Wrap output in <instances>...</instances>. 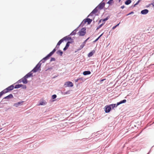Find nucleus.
I'll list each match as a JSON object with an SVG mask.
<instances>
[{
	"label": "nucleus",
	"instance_id": "nucleus-1",
	"mask_svg": "<svg viewBox=\"0 0 154 154\" xmlns=\"http://www.w3.org/2000/svg\"><path fill=\"white\" fill-rule=\"evenodd\" d=\"M32 72L31 71L23 77L24 78L23 81L26 82L27 83L28 82V81L27 80V79L29 78L33 77Z\"/></svg>",
	"mask_w": 154,
	"mask_h": 154
},
{
	"label": "nucleus",
	"instance_id": "nucleus-2",
	"mask_svg": "<svg viewBox=\"0 0 154 154\" xmlns=\"http://www.w3.org/2000/svg\"><path fill=\"white\" fill-rule=\"evenodd\" d=\"M41 64L38 63L34 68L31 70V72H32L34 73L36 72L39 70H41Z\"/></svg>",
	"mask_w": 154,
	"mask_h": 154
},
{
	"label": "nucleus",
	"instance_id": "nucleus-3",
	"mask_svg": "<svg viewBox=\"0 0 154 154\" xmlns=\"http://www.w3.org/2000/svg\"><path fill=\"white\" fill-rule=\"evenodd\" d=\"M86 28L85 27H83L79 31V35L82 36H84L86 33Z\"/></svg>",
	"mask_w": 154,
	"mask_h": 154
},
{
	"label": "nucleus",
	"instance_id": "nucleus-4",
	"mask_svg": "<svg viewBox=\"0 0 154 154\" xmlns=\"http://www.w3.org/2000/svg\"><path fill=\"white\" fill-rule=\"evenodd\" d=\"M104 110L106 113H108L111 110V108L110 107L109 105L105 106L104 108Z\"/></svg>",
	"mask_w": 154,
	"mask_h": 154
},
{
	"label": "nucleus",
	"instance_id": "nucleus-5",
	"mask_svg": "<svg viewBox=\"0 0 154 154\" xmlns=\"http://www.w3.org/2000/svg\"><path fill=\"white\" fill-rule=\"evenodd\" d=\"M103 0L97 7L100 10H102L104 7L105 3L104 2H103Z\"/></svg>",
	"mask_w": 154,
	"mask_h": 154
},
{
	"label": "nucleus",
	"instance_id": "nucleus-6",
	"mask_svg": "<svg viewBox=\"0 0 154 154\" xmlns=\"http://www.w3.org/2000/svg\"><path fill=\"white\" fill-rule=\"evenodd\" d=\"M73 86V83L70 81H68L65 82L64 85V87H72Z\"/></svg>",
	"mask_w": 154,
	"mask_h": 154
},
{
	"label": "nucleus",
	"instance_id": "nucleus-7",
	"mask_svg": "<svg viewBox=\"0 0 154 154\" xmlns=\"http://www.w3.org/2000/svg\"><path fill=\"white\" fill-rule=\"evenodd\" d=\"M13 96L12 94H10L8 95L7 96H6L4 97L2 101H5L4 100V99H7V100H9L11 98H13Z\"/></svg>",
	"mask_w": 154,
	"mask_h": 154
},
{
	"label": "nucleus",
	"instance_id": "nucleus-8",
	"mask_svg": "<svg viewBox=\"0 0 154 154\" xmlns=\"http://www.w3.org/2000/svg\"><path fill=\"white\" fill-rule=\"evenodd\" d=\"M23 102H24V101H20V102H18L17 103H15L14 104L13 106H15L16 107H17L20 106L22 105V103Z\"/></svg>",
	"mask_w": 154,
	"mask_h": 154
},
{
	"label": "nucleus",
	"instance_id": "nucleus-9",
	"mask_svg": "<svg viewBox=\"0 0 154 154\" xmlns=\"http://www.w3.org/2000/svg\"><path fill=\"white\" fill-rule=\"evenodd\" d=\"M14 88V85H11L8 87L7 88H6L8 91V92H9L10 91L13 90Z\"/></svg>",
	"mask_w": 154,
	"mask_h": 154
},
{
	"label": "nucleus",
	"instance_id": "nucleus-10",
	"mask_svg": "<svg viewBox=\"0 0 154 154\" xmlns=\"http://www.w3.org/2000/svg\"><path fill=\"white\" fill-rule=\"evenodd\" d=\"M149 12V10L147 9H145L141 11L140 13L142 14H146Z\"/></svg>",
	"mask_w": 154,
	"mask_h": 154
},
{
	"label": "nucleus",
	"instance_id": "nucleus-11",
	"mask_svg": "<svg viewBox=\"0 0 154 154\" xmlns=\"http://www.w3.org/2000/svg\"><path fill=\"white\" fill-rule=\"evenodd\" d=\"M109 106H110V107L111 108V109H113L115 107H116L119 105L118 104V103H117L116 104H111L109 105Z\"/></svg>",
	"mask_w": 154,
	"mask_h": 154
},
{
	"label": "nucleus",
	"instance_id": "nucleus-12",
	"mask_svg": "<svg viewBox=\"0 0 154 154\" xmlns=\"http://www.w3.org/2000/svg\"><path fill=\"white\" fill-rule=\"evenodd\" d=\"M69 44H70L69 43V42H68L66 44V45L64 47V48H63V51H66V50L68 49V48L69 46Z\"/></svg>",
	"mask_w": 154,
	"mask_h": 154
},
{
	"label": "nucleus",
	"instance_id": "nucleus-13",
	"mask_svg": "<svg viewBox=\"0 0 154 154\" xmlns=\"http://www.w3.org/2000/svg\"><path fill=\"white\" fill-rule=\"evenodd\" d=\"M69 44H70L69 43V42H68L66 44V45L64 47V48H63V51H66V50L68 49V48L69 46Z\"/></svg>",
	"mask_w": 154,
	"mask_h": 154
},
{
	"label": "nucleus",
	"instance_id": "nucleus-14",
	"mask_svg": "<svg viewBox=\"0 0 154 154\" xmlns=\"http://www.w3.org/2000/svg\"><path fill=\"white\" fill-rule=\"evenodd\" d=\"M69 44H70L69 43V42H68L66 44V45L64 47V48H63V51H66V50L68 49V48L69 46Z\"/></svg>",
	"mask_w": 154,
	"mask_h": 154
},
{
	"label": "nucleus",
	"instance_id": "nucleus-15",
	"mask_svg": "<svg viewBox=\"0 0 154 154\" xmlns=\"http://www.w3.org/2000/svg\"><path fill=\"white\" fill-rule=\"evenodd\" d=\"M23 80H24V78L23 77L22 79L18 80L17 82L16 83L19 84L21 83V82H22L24 84H27L26 82L23 81Z\"/></svg>",
	"mask_w": 154,
	"mask_h": 154
},
{
	"label": "nucleus",
	"instance_id": "nucleus-16",
	"mask_svg": "<svg viewBox=\"0 0 154 154\" xmlns=\"http://www.w3.org/2000/svg\"><path fill=\"white\" fill-rule=\"evenodd\" d=\"M83 74L84 75H90L91 74V72L90 71H86L83 72Z\"/></svg>",
	"mask_w": 154,
	"mask_h": 154
},
{
	"label": "nucleus",
	"instance_id": "nucleus-17",
	"mask_svg": "<svg viewBox=\"0 0 154 154\" xmlns=\"http://www.w3.org/2000/svg\"><path fill=\"white\" fill-rule=\"evenodd\" d=\"M63 38L65 41H66V40H72V39L71 37H69L68 36H66L64 37Z\"/></svg>",
	"mask_w": 154,
	"mask_h": 154
},
{
	"label": "nucleus",
	"instance_id": "nucleus-18",
	"mask_svg": "<svg viewBox=\"0 0 154 154\" xmlns=\"http://www.w3.org/2000/svg\"><path fill=\"white\" fill-rule=\"evenodd\" d=\"M56 53L60 56H62L63 54V52L61 50H59L56 52Z\"/></svg>",
	"mask_w": 154,
	"mask_h": 154
},
{
	"label": "nucleus",
	"instance_id": "nucleus-19",
	"mask_svg": "<svg viewBox=\"0 0 154 154\" xmlns=\"http://www.w3.org/2000/svg\"><path fill=\"white\" fill-rule=\"evenodd\" d=\"M51 57L49 54H48L46 56L44 57L42 59L43 60L46 61L48 59L49 57Z\"/></svg>",
	"mask_w": 154,
	"mask_h": 154
},
{
	"label": "nucleus",
	"instance_id": "nucleus-20",
	"mask_svg": "<svg viewBox=\"0 0 154 154\" xmlns=\"http://www.w3.org/2000/svg\"><path fill=\"white\" fill-rule=\"evenodd\" d=\"M95 52V51L93 50L91 52L89 53L88 54V56L89 57H90L93 55V54Z\"/></svg>",
	"mask_w": 154,
	"mask_h": 154
},
{
	"label": "nucleus",
	"instance_id": "nucleus-21",
	"mask_svg": "<svg viewBox=\"0 0 154 154\" xmlns=\"http://www.w3.org/2000/svg\"><path fill=\"white\" fill-rule=\"evenodd\" d=\"M126 101L127 100H126L124 99L123 100L120 101L119 102H117L118 104L119 105L121 104L125 103L126 102Z\"/></svg>",
	"mask_w": 154,
	"mask_h": 154
},
{
	"label": "nucleus",
	"instance_id": "nucleus-22",
	"mask_svg": "<svg viewBox=\"0 0 154 154\" xmlns=\"http://www.w3.org/2000/svg\"><path fill=\"white\" fill-rule=\"evenodd\" d=\"M64 40V39L63 38H62L57 43V46H59L63 42Z\"/></svg>",
	"mask_w": 154,
	"mask_h": 154
},
{
	"label": "nucleus",
	"instance_id": "nucleus-23",
	"mask_svg": "<svg viewBox=\"0 0 154 154\" xmlns=\"http://www.w3.org/2000/svg\"><path fill=\"white\" fill-rule=\"evenodd\" d=\"M99 9L98 8L96 7L92 11V13H93L94 14H95L97 13V11L98 9Z\"/></svg>",
	"mask_w": 154,
	"mask_h": 154
},
{
	"label": "nucleus",
	"instance_id": "nucleus-24",
	"mask_svg": "<svg viewBox=\"0 0 154 154\" xmlns=\"http://www.w3.org/2000/svg\"><path fill=\"white\" fill-rule=\"evenodd\" d=\"M56 48H54L53 49V50L51 51V52L49 54V55L51 56L54 53V52L56 51L57 49H56Z\"/></svg>",
	"mask_w": 154,
	"mask_h": 154
},
{
	"label": "nucleus",
	"instance_id": "nucleus-25",
	"mask_svg": "<svg viewBox=\"0 0 154 154\" xmlns=\"http://www.w3.org/2000/svg\"><path fill=\"white\" fill-rule=\"evenodd\" d=\"M110 17V16L109 15L107 16L106 18L103 19H102V21L103 23H104L105 21L108 20Z\"/></svg>",
	"mask_w": 154,
	"mask_h": 154
},
{
	"label": "nucleus",
	"instance_id": "nucleus-26",
	"mask_svg": "<svg viewBox=\"0 0 154 154\" xmlns=\"http://www.w3.org/2000/svg\"><path fill=\"white\" fill-rule=\"evenodd\" d=\"M78 79L79 81L81 83L84 82L86 80L85 79V78H83L82 77H80Z\"/></svg>",
	"mask_w": 154,
	"mask_h": 154
},
{
	"label": "nucleus",
	"instance_id": "nucleus-27",
	"mask_svg": "<svg viewBox=\"0 0 154 154\" xmlns=\"http://www.w3.org/2000/svg\"><path fill=\"white\" fill-rule=\"evenodd\" d=\"M47 103L44 101H40L38 105H44L46 104Z\"/></svg>",
	"mask_w": 154,
	"mask_h": 154
},
{
	"label": "nucleus",
	"instance_id": "nucleus-28",
	"mask_svg": "<svg viewBox=\"0 0 154 154\" xmlns=\"http://www.w3.org/2000/svg\"><path fill=\"white\" fill-rule=\"evenodd\" d=\"M88 17H87V20L88 21H87V22L88 23V24L89 25V24H90L91 23V22H92V19H90L89 18H88Z\"/></svg>",
	"mask_w": 154,
	"mask_h": 154
},
{
	"label": "nucleus",
	"instance_id": "nucleus-29",
	"mask_svg": "<svg viewBox=\"0 0 154 154\" xmlns=\"http://www.w3.org/2000/svg\"><path fill=\"white\" fill-rule=\"evenodd\" d=\"M114 2L113 0H109V1L107 2V4L111 5L114 3Z\"/></svg>",
	"mask_w": 154,
	"mask_h": 154
},
{
	"label": "nucleus",
	"instance_id": "nucleus-30",
	"mask_svg": "<svg viewBox=\"0 0 154 154\" xmlns=\"http://www.w3.org/2000/svg\"><path fill=\"white\" fill-rule=\"evenodd\" d=\"M103 32L97 38H96L94 41H93V43H95L102 36L103 34Z\"/></svg>",
	"mask_w": 154,
	"mask_h": 154
},
{
	"label": "nucleus",
	"instance_id": "nucleus-31",
	"mask_svg": "<svg viewBox=\"0 0 154 154\" xmlns=\"http://www.w3.org/2000/svg\"><path fill=\"white\" fill-rule=\"evenodd\" d=\"M21 84H18L17 85H16L14 87V88L15 89H18L21 87Z\"/></svg>",
	"mask_w": 154,
	"mask_h": 154
},
{
	"label": "nucleus",
	"instance_id": "nucleus-32",
	"mask_svg": "<svg viewBox=\"0 0 154 154\" xmlns=\"http://www.w3.org/2000/svg\"><path fill=\"white\" fill-rule=\"evenodd\" d=\"M131 2V0H127L125 2V4L126 5H128L130 4Z\"/></svg>",
	"mask_w": 154,
	"mask_h": 154
},
{
	"label": "nucleus",
	"instance_id": "nucleus-33",
	"mask_svg": "<svg viewBox=\"0 0 154 154\" xmlns=\"http://www.w3.org/2000/svg\"><path fill=\"white\" fill-rule=\"evenodd\" d=\"M1 92L2 93V94L3 95L4 94H5L6 93L8 92V91L7 89V88H5V89H4L3 91H1Z\"/></svg>",
	"mask_w": 154,
	"mask_h": 154
},
{
	"label": "nucleus",
	"instance_id": "nucleus-34",
	"mask_svg": "<svg viewBox=\"0 0 154 154\" xmlns=\"http://www.w3.org/2000/svg\"><path fill=\"white\" fill-rule=\"evenodd\" d=\"M85 45L84 44L82 43V44L80 46V48L77 49V51H79L81 50L83 48Z\"/></svg>",
	"mask_w": 154,
	"mask_h": 154
},
{
	"label": "nucleus",
	"instance_id": "nucleus-35",
	"mask_svg": "<svg viewBox=\"0 0 154 154\" xmlns=\"http://www.w3.org/2000/svg\"><path fill=\"white\" fill-rule=\"evenodd\" d=\"M104 24V23H102V24H100L99 26H98L96 29V30H97L99 29Z\"/></svg>",
	"mask_w": 154,
	"mask_h": 154
},
{
	"label": "nucleus",
	"instance_id": "nucleus-36",
	"mask_svg": "<svg viewBox=\"0 0 154 154\" xmlns=\"http://www.w3.org/2000/svg\"><path fill=\"white\" fill-rule=\"evenodd\" d=\"M76 34V32L74 30H73L71 33L69 35H75Z\"/></svg>",
	"mask_w": 154,
	"mask_h": 154
},
{
	"label": "nucleus",
	"instance_id": "nucleus-37",
	"mask_svg": "<svg viewBox=\"0 0 154 154\" xmlns=\"http://www.w3.org/2000/svg\"><path fill=\"white\" fill-rule=\"evenodd\" d=\"M21 85L22 86H21V87H22V89H26V85H23L21 84Z\"/></svg>",
	"mask_w": 154,
	"mask_h": 154
},
{
	"label": "nucleus",
	"instance_id": "nucleus-38",
	"mask_svg": "<svg viewBox=\"0 0 154 154\" xmlns=\"http://www.w3.org/2000/svg\"><path fill=\"white\" fill-rule=\"evenodd\" d=\"M70 91L69 90V91H68L65 92H64L63 94H70Z\"/></svg>",
	"mask_w": 154,
	"mask_h": 154
},
{
	"label": "nucleus",
	"instance_id": "nucleus-39",
	"mask_svg": "<svg viewBox=\"0 0 154 154\" xmlns=\"http://www.w3.org/2000/svg\"><path fill=\"white\" fill-rule=\"evenodd\" d=\"M57 97V95L56 94H54L52 95V98L53 99H54L56 98Z\"/></svg>",
	"mask_w": 154,
	"mask_h": 154
},
{
	"label": "nucleus",
	"instance_id": "nucleus-40",
	"mask_svg": "<svg viewBox=\"0 0 154 154\" xmlns=\"http://www.w3.org/2000/svg\"><path fill=\"white\" fill-rule=\"evenodd\" d=\"M90 38V37L88 38L87 39H86L83 43H82L84 44L85 45L87 41Z\"/></svg>",
	"mask_w": 154,
	"mask_h": 154
},
{
	"label": "nucleus",
	"instance_id": "nucleus-41",
	"mask_svg": "<svg viewBox=\"0 0 154 154\" xmlns=\"http://www.w3.org/2000/svg\"><path fill=\"white\" fill-rule=\"evenodd\" d=\"M55 60H56V59L55 58L52 57L51 58V59L50 60V61L51 62L52 61H54Z\"/></svg>",
	"mask_w": 154,
	"mask_h": 154
},
{
	"label": "nucleus",
	"instance_id": "nucleus-42",
	"mask_svg": "<svg viewBox=\"0 0 154 154\" xmlns=\"http://www.w3.org/2000/svg\"><path fill=\"white\" fill-rule=\"evenodd\" d=\"M69 44L72 43L74 42V40L73 39H72V40H70V41H68Z\"/></svg>",
	"mask_w": 154,
	"mask_h": 154
},
{
	"label": "nucleus",
	"instance_id": "nucleus-43",
	"mask_svg": "<svg viewBox=\"0 0 154 154\" xmlns=\"http://www.w3.org/2000/svg\"><path fill=\"white\" fill-rule=\"evenodd\" d=\"M45 61L44 60H43V59H42L38 63H41V64L42 63H45Z\"/></svg>",
	"mask_w": 154,
	"mask_h": 154
},
{
	"label": "nucleus",
	"instance_id": "nucleus-44",
	"mask_svg": "<svg viewBox=\"0 0 154 154\" xmlns=\"http://www.w3.org/2000/svg\"><path fill=\"white\" fill-rule=\"evenodd\" d=\"M85 23H83V21H82L81 24H80V25L79 26V27L80 26H83L84 25Z\"/></svg>",
	"mask_w": 154,
	"mask_h": 154
},
{
	"label": "nucleus",
	"instance_id": "nucleus-45",
	"mask_svg": "<svg viewBox=\"0 0 154 154\" xmlns=\"http://www.w3.org/2000/svg\"><path fill=\"white\" fill-rule=\"evenodd\" d=\"M83 23L85 24L87 22V18L85 19H84L83 20Z\"/></svg>",
	"mask_w": 154,
	"mask_h": 154
},
{
	"label": "nucleus",
	"instance_id": "nucleus-46",
	"mask_svg": "<svg viewBox=\"0 0 154 154\" xmlns=\"http://www.w3.org/2000/svg\"><path fill=\"white\" fill-rule=\"evenodd\" d=\"M134 12H133V11H131L130 13H128V14H127L126 15V16H128V15H130V14H134Z\"/></svg>",
	"mask_w": 154,
	"mask_h": 154
},
{
	"label": "nucleus",
	"instance_id": "nucleus-47",
	"mask_svg": "<svg viewBox=\"0 0 154 154\" xmlns=\"http://www.w3.org/2000/svg\"><path fill=\"white\" fill-rule=\"evenodd\" d=\"M53 69V68L52 67H50L48 68L46 70V71H47L49 70H52Z\"/></svg>",
	"mask_w": 154,
	"mask_h": 154
},
{
	"label": "nucleus",
	"instance_id": "nucleus-48",
	"mask_svg": "<svg viewBox=\"0 0 154 154\" xmlns=\"http://www.w3.org/2000/svg\"><path fill=\"white\" fill-rule=\"evenodd\" d=\"M93 13H92V12L89 14L88 16L87 17H88L90 16H92Z\"/></svg>",
	"mask_w": 154,
	"mask_h": 154
},
{
	"label": "nucleus",
	"instance_id": "nucleus-49",
	"mask_svg": "<svg viewBox=\"0 0 154 154\" xmlns=\"http://www.w3.org/2000/svg\"><path fill=\"white\" fill-rule=\"evenodd\" d=\"M141 1V0H139L135 4L137 5Z\"/></svg>",
	"mask_w": 154,
	"mask_h": 154
},
{
	"label": "nucleus",
	"instance_id": "nucleus-50",
	"mask_svg": "<svg viewBox=\"0 0 154 154\" xmlns=\"http://www.w3.org/2000/svg\"><path fill=\"white\" fill-rule=\"evenodd\" d=\"M79 27L78 26L77 28H76V29L74 30L76 32L78 30V29L79 28Z\"/></svg>",
	"mask_w": 154,
	"mask_h": 154
},
{
	"label": "nucleus",
	"instance_id": "nucleus-51",
	"mask_svg": "<svg viewBox=\"0 0 154 154\" xmlns=\"http://www.w3.org/2000/svg\"><path fill=\"white\" fill-rule=\"evenodd\" d=\"M75 82H78V81H79V79L78 78L76 79H75Z\"/></svg>",
	"mask_w": 154,
	"mask_h": 154
},
{
	"label": "nucleus",
	"instance_id": "nucleus-52",
	"mask_svg": "<svg viewBox=\"0 0 154 154\" xmlns=\"http://www.w3.org/2000/svg\"><path fill=\"white\" fill-rule=\"evenodd\" d=\"M106 79H101V80H100V82H102L103 81H104V80H106Z\"/></svg>",
	"mask_w": 154,
	"mask_h": 154
},
{
	"label": "nucleus",
	"instance_id": "nucleus-53",
	"mask_svg": "<svg viewBox=\"0 0 154 154\" xmlns=\"http://www.w3.org/2000/svg\"><path fill=\"white\" fill-rule=\"evenodd\" d=\"M136 5V4H134V5H132V6H131V7H132V8L134 7H135V6H136V5Z\"/></svg>",
	"mask_w": 154,
	"mask_h": 154
},
{
	"label": "nucleus",
	"instance_id": "nucleus-54",
	"mask_svg": "<svg viewBox=\"0 0 154 154\" xmlns=\"http://www.w3.org/2000/svg\"><path fill=\"white\" fill-rule=\"evenodd\" d=\"M125 6L124 5H122V6L121 7V8L122 9H123L124 8H125Z\"/></svg>",
	"mask_w": 154,
	"mask_h": 154
},
{
	"label": "nucleus",
	"instance_id": "nucleus-55",
	"mask_svg": "<svg viewBox=\"0 0 154 154\" xmlns=\"http://www.w3.org/2000/svg\"><path fill=\"white\" fill-rule=\"evenodd\" d=\"M116 27V26H114L113 27H112V29H114Z\"/></svg>",
	"mask_w": 154,
	"mask_h": 154
},
{
	"label": "nucleus",
	"instance_id": "nucleus-56",
	"mask_svg": "<svg viewBox=\"0 0 154 154\" xmlns=\"http://www.w3.org/2000/svg\"><path fill=\"white\" fill-rule=\"evenodd\" d=\"M151 4L152 5L153 7L154 8V2H153L152 3H151Z\"/></svg>",
	"mask_w": 154,
	"mask_h": 154
},
{
	"label": "nucleus",
	"instance_id": "nucleus-57",
	"mask_svg": "<svg viewBox=\"0 0 154 154\" xmlns=\"http://www.w3.org/2000/svg\"><path fill=\"white\" fill-rule=\"evenodd\" d=\"M120 23H118V24H117L116 25H115V26H116V27H117L119 25Z\"/></svg>",
	"mask_w": 154,
	"mask_h": 154
},
{
	"label": "nucleus",
	"instance_id": "nucleus-58",
	"mask_svg": "<svg viewBox=\"0 0 154 154\" xmlns=\"http://www.w3.org/2000/svg\"><path fill=\"white\" fill-rule=\"evenodd\" d=\"M101 21H102V19H101L100 20H99V22H98V24L100 23H101Z\"/></svg>",
	"mask_w": 154,
	"mask_h": 154
},
{
	"label": "nucleus",
	"instance_id": "nucleus-59",
	"mask_svg": "<svg viewBox=\"0 0 154 154\" xmlns=\"http://www.w3.org/2000/svg\"><path fill=\"white\" fill-rule=\"evenodd\" d=\"M55 48H59V46H57V45H56V47Z\"/></svg>",
	"mask_w": 154,
	"mask_h": 154
},
{
	"label": "nucleus",
	"instance_id": "nucleus-60",
	"mask_svg": "<svg viewBox=\"0 0 154 154\" xmlns=\"http://www.w3.org/2000/svg\"><path fill=\"white\" fill-rule=\"evenodd\" d=\"M151 151V149L150 150V151H149V152L147 154H149L150 152Z\"/></svg>",
	"mask_w": 154,
	"mask_h": 154
},
{
	"label": "nucleus",
	"instance_id": "nucleus-61",
	"mask_svg": "<svg viewBox=\"0 0 154 154\" xmlns=\"http://www.w3.org/2000/svg\"><path fill=\"white\" fill-rule=\"evenodd\" d=\"M151 4H149V5L147 6V7H149V6L151 5Z\"/></svg>",
	"mask_w": 154,
	"mask_h": 154
},
{
	"label": "nucleus",
	"instance_id": "nucleus-62",
	"mask_svg": "<svg viewBox=\"0 0 154 154\" xmlns=\"http://www.w3.org/2000/svg\"><path fill=\"white\" fill-rule=\"evenodd\" d=\"M57 76H55L54 77H53V78H55L56 77H57Z\"/></svg>",
	"mask_w": 154,
	"mask_h": 154
},
{
	"label": "nucleus",
	"instance_id": "nucleus-63",
	"mask_svg": "<svg viewBox=\"0 0 154 154\" xmlns=\"http://www.w3.org/2000/svg\"><path fill=\"white\" fill-rule=\"evenodd\" d=\"M121 0H118V2H120Z\"/></svg>",
	"mask_w": 154,
	"mask_h": 154
},
{
	"label": "nucleus",
	"instance_id": "nucleus-64",
	"mask_svg": "<svg viewBox=\"0 0 154 154\" xmlns=\"http://www.w3.org/2000/svg\"><path fill=\"white\" fill-rule=\"evenodd\" d=\"M151 65H154V63L152 64Z\"/></svg>",
	"mask_w": 154,
	"mask_h": 154
}]
</instances>
